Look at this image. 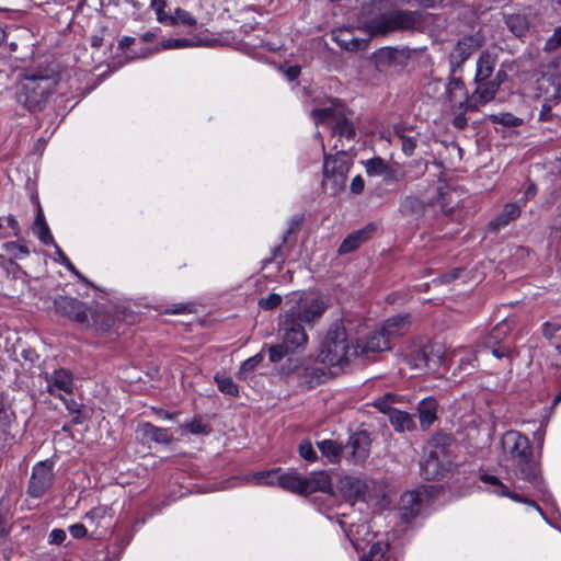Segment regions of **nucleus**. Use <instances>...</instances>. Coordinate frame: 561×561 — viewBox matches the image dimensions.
<instances>
[{
	"label": "nucleus",
	"instance_id": "obj_1",
	"mask_svg": "<svg viewBox=\"0 0 561 561\" xmlns=\"http://www.w3.org/2000/svg\"><path fill=\"white\" fill-rule=\"evenodd\" d=\"M328 308L323 295L314 291L293 293L286 297L278 319L282 344L268 348L272 363L282 360L290 351L308 342L307 329L313 328Z\"/></svg>",
	"mask_w": 561,
	"mask_h": 561
},
{
	"label": "nucleus",
	"instance_id": "obj_2",
	"mask_svg": "<svg viewBox=\"0 0 561 561\" xmlns=\"http://www.w3.org/2000/svg\"><path fill=\"white\" fill-rule=\"evenodd\" d=\"M504 457L512 461L513 472L534 486L540 484V470L533 458L530 442L523 433L510 430L501 437Z\"/></svg>",
	"mask_w": 561,
	"mask_h": 561
},
{
	"label": "nucleus",
	"instance_id": "obj_3",
	"mask_svg": "<svg viewBox=\"0 0 561 561\" xmlns=\"http://www.w3.org/2000/svg\"><path fill=\"white\" fill-rule=\"evenodd\" d=\"M59 77L55 73L28 71L16 84V101L30 112L41 111L55 91Z\"/></svg>",
	"mask_w": 561,
	"mask_h": 561
},
{
	"label": "nucleus",
	"instance_id": "obj_4",
	"mask_svg": "<svg viewBox=\"0 0 561 561\" xmlns=\"http://www.w3.org/2000/svg\"><path fill=\"white\" fill-rule=\"evenodd\" d=\"M459 202L460 194L458 191L447 187L444 183H438L422 197L407 196L400 203L399 211L405 217L419 218L424 215L427 206L437 204L447 216H450L454 209L458 207Z\"/></svg>",
	"mask_w": 561,
	"mask_h": 561
},
{
	"label": "nucleus",
	"instance_id": "obj_5",
	"mask_svg": "<svg viewBox=\"0 0 561 561\" xmlns=\"http://www.w3.org/2000/svg\"><path fill=\"white\" fill-rule=\"evenodd\" d=\"M352 355H355L354 347H350L344 325L334 322L327 332L319 359L329 366H343Z\"/></svg>",
	"mask_w": 561,
	"mask_h": 561
},
{
	"label": "nucleus",
	"instance_id": "obj_6",
	"mask_svg": "<svg viewBox=\"0 0 561 561\" xmlns=\"http://www.w3.org/2000/svg\"><path fill=\"white\" fill-rule=\"evenodd\" d=\"M352 164V158L343 150L335 156L324 154L323 186L330 188L333 194L342 191L345 187Z\"/></svg>",
	"mask_w": 561,
	"mask_h": 561
},
{
	"label": "nucleus",
	"instance_id": "obj_7",
	"mask_svg": "<svg viewBox=\"0 0 561 561\" xmlns=\"http://www.w3.org/2000/svg\"><path fill=\"white\" fill-rule=\"evenodd\" d=\"M416 15L413 12L389 11L370 20L366 27L371 36L386 35L397 31H408L415 26Z\"/></svg>",
	"mask_w": 561,
	"mask_h": 561
},
{
	"label": "nucleus",
	"instance_id": "obj_8",
	"mask_svg": "<svg viewBox=\"0 0 561 561\" xmlns=\"http://www.w3.org/2000/svg\"><path fill=\"white\" fill-rule=\"evenodd\" d=\"M426 94L440 102L450 110H462V102L466 100V88L460 79L453 78L448 83L442 80L431 81L426 88Z\"/></svg>",
	"mask_w": 561,
	"mask_h": 561
},
{
	"label": "nucleus",
	"instance_id": "obj_9",
	"mask_svg": "<svg viewBox=\"0 0 561 561\" xmlns=\"http://www.w3.org/2000/svg\"><path fill=\"white\" fill-rule=\"evenodd\" d=\"M451 469V458L444 445L432 443L425 459L421 462V474L425 480H436Z\"/></svg>",
	"mask_w": 561,
	"mask_h": 561
},
{
	"label": "nucleus",
	"instance_id": "obj_10",
	"mask_svg": "<svg viewBox=\"0 0 561 561\" xmlns=\"http://www.w3.org/2000/svg\"><path fill=\"white\" fill-rule=\"evenodd\" d=\"M432 489V486H420L402 494L399 510L404 522L409 523L420 514L423 506L430 502Z\"/></svg>",
	"mask_w": 561,
	"mask_h": 561
},
{
	"label": "nucleus",
	"instance_id": "obj_11",
	"mask_svg": "<svg viewBox=\"0 0 561 561\" xmlns=\"http://www.w3.org/2000/svg\"><path fill=\"white\" fill-rule=\"evenodd\" d=\"M55 478L54 462L44 460L37 462L32 470L28 481L27 494L32 497H42L45 492L53 485Z\"/></svg>",
	"mask_w": 561,
	"mask_h": 561
},
{
	"label": "nucleus",
	"instance_id": "obj_12",
	"mask_svg": "<svg viewBox=\"0 0 561 561\" xmlns=\"http://www.w3.org/2000/svg\"><path fill=\"white\" fill-rule=\"evenodd\" d=\"M344 458L354 465L363 463L369 456L370 438L365 431L352 434L343 445Z\"/></svg>",
	"mask_w": 561,
	"mask_h": 561
},
{
	"label": "nucleus",
	"instance_id": "obj_13",
	"mask_svg": "<svg viewBox=\"0 0 561 561\" xmlns=\"http://www.w3.org/2000/svg\"><path fill=\"white\" fill-rule=\"evenodd\" d=\"M474 82L476 89L471 95H468L466 92V100L462 102L461 111L478 110L480 106L491 102L499 91L496 89V83H491L489 80Z\"/></svg>",
	"mask_w": 561,
	"mask_h": 561
},
{
	"label": "nucleus",
	"instance_id": "obj_14",
	"mask_svg": "<svg viewBox=\"0 0 561 561\" xmlns=\"http://www.w3.org/2000/svg\"><path fill=\"white\" fill-rule=\"evenodd\" d=\"M392 400V394H387L382 399H379L375 405L382 412L389 414V421L398 432L412 431L415 427L413 415L392 409L389 405V401Z\"/></svg>",
	"mask_w": 561,
	"mask_h": 561
},
{
	"label": "nucleus",
	"instance_id": "obj_15",
	"mask_svg": "<svg viewBox=\"0 0 561 561\" xmlns=\"http://www.w3.org/2000/svg\"><path fill=\"white\" fill-rule=\"evenodd\" d=\"M56 311L79 323H89V314L85 305L75 298L59 296L54 301Z\"/></svg>",
	"mask_w": 561,
	"mask_h": 561
},
{
	"label": "nucleus",
	"instance_id": "obj_16",
	"mask_svg": "<svg viewBox=\"0 0 561 561\" xmlns=\"http://www.w3.org/2000/svg\"><path fill=\"white\" fill-rule=\"evenodd\" d=\"M391 348V344L387 337H385L382 331L376 330L367 335V337L363 341H358L356 346H354V354H368V353H377L383 352Z\"/></svg>",
	"mask_w": 561,
	"mask_h": 561
},
{
	"label": "nucleus",
	"instance_id": "obj_17",
	"mask_svg": "<svg viewBox=\"0 0 561 561\" xmlns=\"http://www.w3.org/2000/svg\"><path fill=\"white\" fill-rule=\"evenodd\" d=\"M47 390L50 394L64 399V393L72 392V377L69 371L65 369L55 370L50 376L46 378Z\"/></svg>",
	"mask_w": 561,
	"mask_h": 561
},
{
	"label": "nucleus",
	"instance_id": "obj_18",
	"mask_svg": "<svg viewBox=\"0 0 561 561\" xmlns=\"http://www.w3.org/2000/svg\"><path fill=\"white\" fill-rule=\"evenodd\" d=\"M411 324L410 314H398L387 319L380 330L390 344L392 339L405 334L410 330Z\"/></svg>",
	"mask_w": 561,
	"mask_h": 561
},
{
	"label": "nucleus",
	"instance_id": "obj_19",
	"mask_svg": "<svg viewBox=\"0 0 561 561\" xmlns=\"http://www.w3.org/2000/svg\"><path fill=\"white\" fill-rule=\"evenodd\" d=\"M332 491V481L325 471H317L302 478V495L314 492L330 493Z\"/></svg>",
	"mask_w": 561,
	"mask_h": 561
},
{
	"label": "nucleus",
	"instance_id": "obj_20",
	"mask_svg": "<svg viewBox=\"0 0 561 561\" xmlns=\"http://www.w3.org/2000/svg\"><path fill=\"white\" fill-rule=\"evenodd\" d=\"M438 402L433 397L423 399L417 407L420 426L427 430L437 420Z\"/></svg>",
	"mask_w": 561,
	"mask_h": 561
},
{
	"label": "nucleus",
	"instance_id": "obj_21",
	"mask_svg": "<svg viewBox=\"0 0 561 561\" xmlns=\"http://www.w3.org/2000/svg\"><path fill=\"white\" fill-rule=\"evenodd\" d=\"M476 47L471 38L459 41L449 55L451 71L455 72L472 55Z\"/></svg>",
	"mask_w": 561,
	"mask_h": 561
},
{
	"label": "nucleus",
	"instance_id": "obj_22",
	"mask_svg": "<svg viewBox=\"0 0 561 561\" xmlns=\"http://www.w3.org/2000/svg\"><path fill=\"white\" fill-rule=\"evenodd\" d=\"M373 230L374 228L371 226H367L360 230L350 233L341 243L339 253L346 254L358 249L360 244L369 239Z\"/></svg>",
	"mask_w": 561,
	"mask_h": 561
},
{
	"label": "nucleus",
	"instance_id": "obj_23",
	"mask_svg": "<svg viewBox=\"0 0 561 561\" xmlns=\"http://www.w3.org/2000/svg\"><path fill=\"white\" fill-rule=\"evenodd\" d=\"M298 385L301 389L309 390L320 385L325 374L317 367H305L297 374Z\"/></svg>",
	"mask_w": 561,
	"mask_h": 561
},
{
	"label": "nucleus",
	"instance_id": "obj_24",
	"mask_svg": "<svg viewBox=\"0 0 561 561\" xmlns=\"http://www.w3.org/2000/svg\"><path fill=\"white\" fill-rule=\"evenodd\" d=\"M520 207L516 203H508L503 207L501 214L490 221L489 227L492 230H499L507 226L511 221L517 219L520 215Z\"/></svg>",
	"mask_w": 561,
	"mask_h": 561
},
{
	"label": "nucleus",
	"instance_id": "obj_25",
	"mask_svg": "<svg viewBox=\"0 0 561 561\" xmlns=\"http://www.w3.org/2000/svg\"><path fill=\"white\" fill-rule=\"evenodd\" d=\"M399 51L397 49L385 47L374 54L375 67L378 71H388L397 65Z\"/></svg>",
	"mask_w": 561,
	"mask_h": 561
},
{
	"label": "nucleus",
	"instance_id": "obj_26",
	"mask_svg": "<svg viewBox=\"0 0 561 561\" xmlns=\"http://www.w3.org/2000/svg\"><path fill=\"white\" fill-rule=\"evenodd\" d=\"M427 355V371L435 373L445 363V350L439 343H433L423 347Z\"/></svg>",
	"mask_w": 561,
	"mask_h": 561
},
{
	"label": "nucleus",
	"instance_id": "obj_27",
	"mask_svg": "<svg viewBox=\"0 0 561 561\" xmlns=\"http://www.w3.org/2000/svg\"><path fill=\"white\" fill-rule=\"evenodd\" d=\"M496 66V59L489 53H482L477 61V71L474 81L490 80L494 68Z\"/></svg>",
	"mask_w": 561,
	"mask_h": 561
},
{
	"label": "nucleus",
	"instance_id": "obj_28",
	"mask_svg": "<svg viewBox=\"0 0 561 561\" xmlns=\"http://www.w3.org/2000/svg\"><path fill=\"white\" fill-rule=\"evenodd\" d=\"M511 323L506 320H503L495 324L492 330L483 337L482 345H488L492 340L495 342V345L510 343L507 337L511 333Z\"/></svg>",
	"mask_w": 561,
	"mask_h": 561
},
{
	"label": "nucleus",
	"instance_id": "obj_29",
	"mask_svg": "<svg viewBox=\"0 0 561 561\" xmlns=\"http://www.w3.org/2000/svg\"><path fill=\"white\" fill-rule=\"evenodd\" d=\"M321 454L327 457L332 463H337L341 457H344L343 445L333 439H323L317 443Z\"/></svg>",
	"mask_w": 561,
	"mask_h": 561
},
{
	"label": "nucleus",
	"instance_id": "obj_30",
	"mask_svg": "<svg viewBox=\"0 0 561 561\" xmlns=\"http://www.w3.org/2000/svg\"><path fill=\"white\" fill-rule=\"evenodd\" d=\"M138 431L142 434L144 438L156 443H169L171 440L168 430L157 427L150 423L139 425Z\"/></svg>",
	"mask_w": 561,
	"mask_h": 561
},
{
	"label": "nucleus",
	"instance_id": "obj_31",
	"mask_svg": "<svg viewBox=\"0 0 561 561\" xmlns=\"http://www.w3.org/2000/svg\"><path fill=\"white\" fill-rule=\"evenodd\" d=\"M401 149L405 156H412L417 146L420 134L412 129H400L397 131Z\"/></svg>",
	"mask_w": 561,
	"mask_h": 561
},
{
	"label": "nucleus",
	"instance_id": "obj_32",
	"mask_svg": "<svg viewBox=\"0 0 561 561\" xmlns=\"http://www.w3.org/2000/svg\"><path fill=\"white\" fill-rule=\"evenodd\" d=\"M302 478L301 474L295 471L285 472L279 479V486L284 490L302 495Z\"/></svg>",
	"mask_w": 561,
	"mask_h": 561
},
{
	"label": "nucleus",
	"instance_id": "obj_33",
	"mask_svg": "<svg viewBox=\"0 0 561 561\" xmlns=\"http://www.w3.org/2000/svg\"><path fill=\"white\" fill-rule=\"evenodd\" d=\"M506 25L513 34L522 37L527 33L529 22L524 13H514L506 18Z\"/></svg>",
	"mask_w": 561,
	"mask_h": 561
},
{
	"label": "nucleus",
	"instance_id": "obj_34",
	"mask_svg": "<svg viewBox=\"0 0 561 561\" xmlns=\"http://www.w3.org/2000/svg\"><path fill=\"white\" fill-rule=\"evenodd\" d=\"M282 474L283 473H280L279 469H274L271 471H261V472H255L252 476V480L257 485H271V486L278 485L279 486V479H280Z\"/></svg>",
	"mask_w": 561,
	"mask_h": 561
},
{
	"label": "nucleus",
	"instance_id": "obj_35",
	"mask_svg": "<svg viewBox=\"0 0 561 561\" xmlns=\"http://www.w3.org/2000/svg\"><path fill=\"white\" fill-rule=\"evenodd\" d=\"M33 231L43 243L51 244L54 242V238L41 211L35 218Z\"/></svg>",
	"mask_w": 561,
	"mask_h": 561
},
{
	"label": "nucleus",
	"instance_id": "obj_36",
	"mask_svg": "<svg viewBox=\"0 0 561 561\" xmlns=\"http://www.w3.org/2000/svg\"><path fill=\"white\" fill-rule=\"evenodd\" d=\"M332 133L333 136H339L340 138L344 137L346 139H354L356 135L353 124L345 117H341V115L335 121Z\"/></svg>",
	"mask_w": 561,
	"mask_h": 561
},
{
	"label": "nucleus",
	"instance_id": "obj_37",
	"mask_svg": "<svg viewBox=\"0 0 561 561\" xmlns=\"http://www.w3.org/2000/svg\"><path fill=\"white\" fill-rule=\"evenodd\" d=\"M478 366V358L476 353H468L466 356L459 359V363L454 371V375H470L474 371Z\"/></svg>",
	"mask_w": 561,
	"mask_h": 561
},
{
	"label": "nucleus",
	"instance_id": "obj_38",
	"mask_svg": "<svg viewBox=\"0 0 561 561\" xmlns=\"http://www.w3.org/2000/svg\"><path fill=\"white\" fill-rule=\"evenodd\" d=\"M92 325L100 332H106L113 325L112 316L103 310H96L91 313Z\"/></svg>",
	"mask_w": 561,
	"mask_h": 561
},
{
	"label": "nucleus",
	"instance_id": "obj_39",
	"mask_svg": "<svg viewBox=\"0 0 561 561\" xmlns=\"http://www.w3.org/2000/svg\"><path fill=\"white\" fill-rule=\"evenodd\" d=\"M172 20L174 21L172 24H169V26L174 25H184L187 27H196L197 26V20L193 14L184 9L176 8L174 9L172 13Z\"/></svg>",
	"mask_w": 561,
	"mask_h": 561
},
{
	"label": "nucleus",
	"instance_id": "obj_40",
	"mask_svg": "<svg viewBox=\"0 0 561 561\" xmlns=\"http://www.w3.org/2000/svg\"><path fill=\"white\" fill-rule=\"evenodd\" d=\"M364 164L369 176H382L389 173V165L379 157L369 159Z\"/></svg>",
	"mask_w": 561,
	"mask_h": 561
},
{
	"label": "nucleus",
	"instance_id": "obj_41",
	"mask_svg": "<svg viewBox=\"0 0 561 561\" xmlns=\"http://www.w3.org/2000/svg\"><path fill=\"white\" fill-rule=\"evenodd\" d=\"M482 346L486 350H490L492 355L497 359H512L514 356L512 343H503L495 345V342L492 340L488 345Z\"/></svg>",
	"mask_w": 561,
	"mask_h": 561
},
{
	"label": "nucleus",
	"instance_id": "obj_42",
	"mask_svg": "<svg viewBox=\"0 0 561 561\" xmlns=\"http://www.w3.org/2000/svg\"><path fill=\"white\" fill-rule=\"evenodd\" d=\"M341 113L332 107L314 108L311 112V116L317 125L322 124L329 119L336 121Z\"/></svg>",
	"mask_w": 561,
	"mask_h": 561
},
{
	"label": "nucleus",
	"instance_id": "obj_43",
	"mask_svg": "<svg viewBox=\"0 0 561 561\" xmlns=\"http://www.w3.org/2000/svg\"><path fill=\"white\" fill-rule=\"evenodd\" d=\"M14 419L15 414L11 410L10 404L2 396H0V428L7 430L10 427Z\"/></svg>",
	"mask_w": 561,
	"mask_h": 561
},
{
	"label": "nucleus",
	"instance_id": "obj_44",
	"mask_svg": "<svg viewBox=\"0 0 561 561\" xmlns=\"http://www.w3.org/2000/svg\"><path fill=\"white\" fill-rule=\"evenodd\" d=\"M489 118L494 124H501L507 127H517L523 123L522 118L513 115L512 113L492 114Z\"/></svg>",
	"mask_w": 561,
	"mask_h": 561
},
{
	"label": "nucleus",
	"instance_id": "obj_45",
	"mask_svg": "<svg viewBox=\"0 0 561 561\" xmlns=\"http://www.w3.org/2000/svg\"><path fill=\"white\" fill-rule=\"evenodd\" d=\"M407 358L414 368L427 371V355L423 347L413 350L409 355H407Z\"/></svg>",
	"mask_w": 561,
	"mask_h": 561
},
{
	"label": "nucleus",
	"instance_id": "obj_46",
	"mask_svg": "<svg viewBox=\"0 0 561 561\" xmlns=\"http://www.w3.org/2000/svg\"><path fill=\"white\" fill-rule=\"evenodd\" d=\"M167 5L165 0H151L150 7L154 11L157 15V20L165 25L172 24L174 21L172 20V13H167L164 8Z\"/></svg>",
	"mask_w": 561,
	"mask_h": 561
},
{
	"label": "nucleus",
	"instance_id": "obj_47",
	"mask_svg": "<svg viewBox=\"0 0 561 561\" xmlns=\"http://www.w3.org/2000/svg\"><path fill=\"white\" fill-rule=\"evenodd\" d=\"M388 546L381 542H375L367 554L363 557V561H388L386 550Z\"/></svg>",
	"mask_w": 561,
	"mask_h": 561
},
{
	"label": "nucleus",
	"instance_id": "obj_48",
	"mask_svg": "<svg viewBox=\"0 0 561 561\" xmlns=\"http://www.w3.org/2000/svg\"><path fill=\"white\" fill-rule=\"evenodd\" d=\"M215 381L222 393L238 396V387L230 377L216 375Z\"/></svg>",
	"mask_w": 561,
	"mask_h": 561
},
{
	"label": "nucleus",
	"instance_id": "obj_49",
	"mask_svg": "<svg viewBox=\"0 0 561 561\" xmlns=\"http://www.w3.org/2000/svg\"><path fill=\"white\" fill-rule=\"evenodd\" d=\"M542 333L549 340L553 337L559 339L556 343V347L561 353V325L557 322H546L542 325Z\"/></svg>",
	"mask_w": 561,
	"mask_h": 561
},
{
	"label": "nucleus",
	"instance_id": "obj_50",
	"mask_svg": "<svg viewBox=\"0 0 561 561\" xmlns=\"http://www.w3.org/2000/svg\"><path fill=\"white\" fill-rule=\"evenodd\" d=\"M3 248L5 252L15 260L26 257L30 254V250L26 245L16 242H7L3 244Z\"/></svg>",
	"mask_w": 561,
	"mask_h": 561
},
{
	"label": "nucleus",
	"instance_id": "obj_51",
	"mask_svg": "<svg viewBox=\"0 0 561 561\" xmlns=\"http://www.w3.org/2000/svg\"><path fill=\"white\" fill-rule=\"evenodd\" d=\"M262 359H263V355L256 354V355L248 358L247 360H244L240 367L239 373H238L239 377L242 379H247L248 375L256 368V366L262 362Z\"/></svg>",
	"mask_w": 561,
	"mask_h": 561
},
{
	"label": "nucleus",
	"instance_id": "obj_52",
	"mask_svg": "<svg viewBox=\"0 0 561 561\" xmlns=\"http://www.w3.org/2000/svg\"><path fill=\"white\" fill-rule=\"evenodd\" d=\"M499 495L510 497L511 500H513L515 502L526 503V504L535 507L540 514H542L540 506L536 502H534L531 500H527L518 493L511 492L506 485H501V492H499Z\"/></svg>",
	"mask_w": 561,
	"mask_h": 561
},
{
	"label": "nucleus",
	"instance_id": "obj_53",
	"mask_svg": "<svg viewBox=\"0 0 561 561\" xmlns=\"http://www.w3.org/2000/svg\"><path fill=\"white\" fill-rule=\"evenodd\" d=\"M195 43L193 39L187 38H170L165 39L161 43V47L163 49H180L184 47L194 46Z\"/></svg>",
	"mask_w": 561,
	"mask_h": 561
},
{
	"label": "nucleus",
	"instance_id": "obj_54",
	"mask_svg": "<svg viewBox=\"0 0 561 561\" xmlns=\"http://www.w3.org/2000/svg\"><path fill=\"white\" fill-rule=\"evenodd\" d=\"M185 427L192 433L197 435H204L210 433L211 428L208 424L203 423L199 419H194L186 423Z\"/></svg>",
	"mask_w": 561,
	"mask_h": 561
},
{
	"label": "nucleus",
	"instance_id": "obj_55",
	"mask_svg": "<svg viewBox=\"0 0 561 561\" xmlns=\"http://www.w3.org/2000/svg\"><path fill=\"white\" fill-rule=\"evenodd\" d=\"M282 297L278 294H270L259 300V306L265 310H273L282 304Z\"/></svg>",
	"mask_w": 561,
	"mask_h": 561
},
{
	"label": "nucleus",
	"instance_id": "obj_56",
	"mask_svg": "<svg viewBox=\"0 0 561 561\" xmlns=\"http://www.w3.org/2000/svg\"><path fill=\"white\" fill-rule=\"evenodd\" d=\"M299 455L308 461H314L317 459V453L310 440H302L299 444Z\"/></svg>",
	"mask_w": 561,
	"mask_h": 561
},
{
	"label": "nucleus",
	"instance_id": "obj_57",
	"mask_svg": "<svg viewBox=\"0 0 561 561\" xmlns=\"http://www.w3.org/2000/svg\"><path fill=\"white\" fill-rule=\"evenodd\" d=\"M561 47V26L557 27L551 37L545 44L546 50H556Z\"/></svg>",
	"mask_w": 561,
	"mask_h": 561
},
{
	"label": "nucleus",
	"instance_id": "obj_58",
	"mask_svg": "<svg viewBox=\"0 0 561 561\" xmlns=\"http://www.w3.org/2000/svg\"><path fill=\"white\" fill-rule=\"evenodd\" d=\"M340 45L347 50H357L364 47L366 44L364 41L352 38H339Z\"/></svg>",
	"mask_w": 561,
	"mask_h": 561
},
{
	"label": "nucleus",
	"instance_id": "obj_59",
	"mask_svg": "<svg viewBox=\"0 0 561 561\" xmlns=\"http://www.w3.org/2000/svg\"><path fill=\"white\" fill-rule=\"evenodd\" d=\"M66 537L67 535L64 529L56 528L53 529L49 534V542L54 545H61L65 541Z\"/></svg>",
	"mask_w": 561,
	"mask_h": 561
},
{
	"label": "nucleus",
	"instance_id": "obj_60",
	"mask_svg": "<svg viewBox=\"0 0 561 561\" xmlns=\"http://www.w3.org/2000/svg\"><path fill=\"white\" fill-rule=\"evenodd\" d=\"M57 252L61 259L62 264L72 273H75L80 279L83 282H87V279L76 270L73 264L70 262V260L64 254V252L58 248Z\"/></svg>",
	"mask_w": 561,
	"mask_h": 561
},
{
	"label": "nucleus",
	"instance_id": "obj_61",
	"mask_svg": "<svg viewBox=\"0 0 561 561\" xmlns=\"http://www.w3.org/2000/svg\"><path fill=\"white\" fill-rule=\"evenodd\" d=\"M69 531L73 538L80 539L87 535V528L83 524H75L69 527Z\"/></svg>",
	"mask_w": 561,
	"mask_h": 561
},
{
	"label": "nucleus",
	"instance_id": "obj_62",
	"mask_svg": "<svg viewBox=\"0 0 561 561\" xmlns=\"http://www.w3.org/2000/svg\"><path fill=\"white\" fill-rule=\"evenodd\" d=\"M481 480L484 483L494 485L496 488L494 490V493H496V494H499V492H501V485H504L495 476H491V474L482 476Z\"/></svg>",
	"mask_w": 561,
	"mask_h": 561
},
{
	"label": "nucleus",
	"instance_id": "obj_63",
	"mask_svg": "<svg viewBox=\"0 0 561 561\" xmlns=\"http://www.w3.org/2000/svg\"><path fill=\"white\" fill-rule=\"evenodd\" d=\"M364 179L360 175H356L351 183V191L354 194H360L364 191Z\"/></svg>",
	"mask_w": 561,
	"mask_h": 561
},
{
	"label": "nucleus",
	"instance_id": "obj_64",
	"mask_svg": "<svg viewBox=\"0 0 561 561\" xmlns=\"http://www.w3.org/2000/svg\"><path fill=\"white\" fill-rule=\"evenodd\" d=\"M551 117H552L551 106L547 102H545L541 105V110H540V113H539V121L547 122Z\"/></svg>",
	"mask_w": 561,
	"mask_h": 561
}]
</instances>
